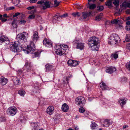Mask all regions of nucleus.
Instances as JSON below:
<instances>
[{"label": "nucleus", "mask_w": 130, "mask_h": 130, "mask_svg": "<svg viewBox=\"0 0 130 130\" xmlns=\"http://www.w3.org/2000/svg\"><path fill=\"white\" fill-rule=\"evenodd\" d=\"M12 2L14 4L17 5L18 4V1L17 0H13L12 1Z\"/></svg>", "instance_id": "obj_51"}, {"label": "nucleus", "mask_w": 130, "mask_h": 130, "mask_svg": "<svg viewBox=\"0 0 130 130\" xmlns=\"http://www.w3.org/2000/svg\"><path fill=\"white\" fill-rule=\"evenodd\" d=\"M126 67L127 70L130 71V61L126 63Z\"/></svg>", "instance_id": "obj_39"}, {"label": "nucleus", "mask_w": 130, "mask_h": 130, "mask_svg": "<svg viewBox=\"0 0 130 130\" xmlns=\"http://www.w3.org/2000/svg\"><path fill=\"white\" fill-rule=\"evenodd\" d=\"M73 60L70 59L67 62L68 65L71 67H72L73 64Z\"/></svg>", "instance_id": "obj_34"}, {"label": "nucleus", "mask_w": 130, "mask_h": 130, "mask_svg": "<svg viewBox=\"0 0 130 130\" xmlns=\"http://www.w3.org/2000/svg\"><path fill=\"white\" fill-rule=\"evenodd\" d=\"M60 3L58 2L57 0H55L54 1V4L55 5H56V6H58L59 4Z\"/></svg>", "instance_id": "obj_48"}, {"label": "nucleus", "mask_w": 130, "mask_h": 130, "mask_svg": "<svg viewBox=\"0 0 130 130\" xmlns=\"http://www.w3.org/2000/svg\"><path fill=\"white\" fill-rule=\"evenodd\" d=\"M14 8V7L13 6L11 7H5L4 8V10L6 11H9L11 10H13Z\"/></svg>", "instance_id": "obj_37"}, {"label": "nucleus", "mask_w": 130, "mask_h": 130, "mask_svg": "<svg viewBox=\"0 0 130 130\" xmlns=\"http://www.w3.org/2000/svg\"><path fill=\"white\" fill-rule=\"evenodd\" d=\"M43 44L47 47H51L52 46V42L51 40L46 38H45L43 40Z\"/></svg>", "instance_id": "obj_12"}, {"label": "nucleus", "mask_w": 130, "mask_h": 130, "mask_svg": "<svg viewBox=\"0 0 130 130\" xmlns=\"http://www.w3.org/2000/svg\"><path fill=\"white\" fill-rule=\"evenodd\" d=\"M104 7L102 6H99L97 7V10L99 11H101L103 10Z\"/></svg>", "instance_id": "obj_41"}, {"label": "nucleus", "mask_w": 130, "mask_h": 130, "mask_svg": "<svg viewBox=\"0 0 130 130\" xmlns=\"http://www.w3.org/2000/svg\"><path fill=\"white\" fill-rule=\"evenodd\" d=\"M34 8V7L32 6V7H29L27 8V9L28 10H30L31 9H33Z\"/></svg>", "instance_id": "obj_54"}, {"label": "nucleus", "mask_w": 130, "mask_h": 130, "mask_svg": "<svg viewBox=\"0 0 130 130\" xmlns=\"http://www.w3.org/2000/svg\"><path fill=\"white\" fill-rule=\"evenodd\" d=\"M35 51V47L34 44L32 42L30 41L29 44L27 45L26 50H24V52L27 54H32L33 58L37 57L39 56L41 53L40 51Z\"/></svg>", "instance_id": "obj_1"}, {"label": "nucleus", "mask_w": 130, "mask_h": 130, "mask_svg": "<svg viewBox=\"0 0 130 130\" xmlns=\"http://www.w3.org/2000/svg\"><path fill=\"white\" fill-rule=\"evenodd\" d=\"M88 16L87 13L85 12H83L82 14V17L79 18V20H83V19H85L87 18Z\"/></svg>", "instance_id": "obj_28"}, {"label": "nucleus", "mask_w": 130, "mask_h": 130, "mask_svg": "<svg viewBox=\"0 0 130 130\" xmlns=\"http://www.w3.org/2000/svg\"><path fill=\"white\" fill-rule=\"evenodd\" d=\"M36 11V10L34 9L33 10L31 11H29L28 12V13L29 14H34Z\"/></svg>", "instance_id": "obj_47"}, {"label": "nucleus", "mask_w": 130, "mask_h": 130, "mask_svg": "<svg viewBox=\"0 0 130 130\" xmlns=\"http://www.w3.org/2000/svg\"><path fill=\"white\" fill-rule=\"evenodd\" d=\"M8 79L4 77L1 76L0 78V84L2 86L6 85L8 82Z\"/></svg>", "instance_id": "obj_14"}, {"label": "nucleus", "mask_w": 130, "mask_h": 130, "mask_svg": "<svg viewBox=\"0 0 130 130\" xmlns=\"http://www.w3.org/2000/svg\"><path fill=\"white\" fill-rule=\"evenodd\" d=\"M76 8L78 9H80L81 8H82V7L80 6H77L76 7Z\"/></svg>", "instance_id": "obj_62"}, {"label": "nucleus", "mask_w": 130, "mask_h": 130, "mask_svg": "<svg viewBox=\"0 0 130 130\" xmlns=\"http://www.w3.org/2000/svg\"><path fill=\"white\" fill-rule=\"evenodd\" d=\"M54 107L52 106H49L47 108L46 112L47 113L51 115L54 112Z\"/></svg>", "instance_id": "obj_13"}, {"label": "nucleus", "mask_w": 130, "mask_h": 130, "mask_svg": "<svg viewBox=\"0 0 130 130\" xmlns=\"http://www.w3.org/2000/svg\"><path fill=\"white\" fill-rule=\"evenodd\" d=\"M57 116H55L54 117L53 119L56 120H59V118L58 117L56 118V117Z\"/></svg>", "instance_id": "obj_56"}, {"label": "nucleus", "mask_w": 130, "mask_h": 130, "mask_svg": "<svg viewBox=\"0 0 130 130\" xmlns=\"http://www.w3.org/2000/svg\"><path fill=\"white\" fill-rule=\"evenodd\" d=\"M101 88L103 90H108V88L105 84L103 82H102L100 84Z\"/></svg>", "instance_id": "obj_18"}, {"label": "nucleus", "mask_w": 130, "mask_h": 130, "mask_svg": "<svg viewBox=\"0 0 130 130\" xmlns=\"http://www.w3.org/2000/svg\"><path fill=\"white\" fill-rule=\"evenodd\" d=\"M120 22V21L117 19H114L111 21V23L113 24H117Z\"/></svg>", "instance_id": "obj_30"}, {"label": "nucleus", "mask_w": 130, "mask_h": 130, "mask_svg": "<svg viewBox=\"0 0 130 130\" xmlns=\"http://www.w3.org/2000/svg\"><path fill=\"white\" fill-rule=\"evenodd\" d=\"M126 99L125 98L120 99L119 101V102L121 105L122 106L126 104Z\"/></svg>", "instance_id": "obj_25"}, {"label": "nucleus", "mask_w": 130, "mask_h": 130, "mask_svg": "<svg viewBox=\"0 0 130 130\" xmlns=\"http://www.w3.org/2000/svg\"><path fill=\"white\" fill-rule=\"evenodd\" d=\"M60 17L57 15H55V16L53 17V19H55V20H57V19H56V18L57 19H58Z\"/></svg>", "instance_id": "obj_52"}, {"label": "nucleus", "mask_w": 130, "mask_h": 130, "mask_svg": "<svg viewBox=\"0 0 130 130\" xmlns=\"http://www.w3.org/2000/svg\"><path fill=\"white\" fill-rule=\"evenodd\" d=\"M18 93L21 96H24L25 93V92L24 91L20 90L18 91Z\"/></svg>", "instance_id": "obj_36"}, {"label": "nucleus", "mask_w": 130, "mask_h": 130, "mask_svg": "<svg viewBox=\"0 0 130 130\" xmlns=\"http://www.w3.org/2000/svg\"><path fill=\"white\" fill-rule=\"evenodd\" d=\"M62 110L64 112L67 111L69 109V107L66 103L63 104L62 106Z\"/></svg>", "instance_id": "obj_19"}, {"label": "nucleus", "mask_w": 130, "mask_h": 130, "mask_svg": "<svg viewBox=\"0 0 130 130\" xmlns=\"http://www.w3.org/2000/svg\"><path fill=\"white\" fill-rule=\"evenodd\" d=\"M120 38L119 36L116 34H112L110 36L108 43L111 45H117Z\"/></svg>", "instance_id": "obj_5"}, {"label": "nucleus", "mask_w": 130, "mask_h": 130, "mask_svg": "<svg viewBox=\"0 0 130 130\" xmlns=\"http://www.w3.org/2000/svg\"><path fill=\"white\" fill-rule=\"evenodd\" d=\"M20 14V13L19 12H18L16 13H15V14H14L13 15V17H17V16H18V15H19Z\"/></svg>", "instance_id": "obj_49"}, {"label": "nucleus", "mask_w": 130, "mask_h": 130, "mask_svg": "<svg viewBox=\"0 0 130 130\" xmlns=\"http://www.w3.org/2000/svg\"><path fill=\"white\" fill-rule=\"evenodd\" d=\"M52 66L50 64H47L45 66V72H49L53 68Z\"/></svg>", "instance_id": "obj_20"}, {"label": "nucleus", "mask_w": 130, "mask_h": 130, "mask_svg": "<svg viewBox=\"0 0 130 130\" xmlns=\"http://www.w3.org/2000/svg\"><path fill=\"white\" fill-rule=\"evenodd\" d=\"M22 44L18 41L13 42L11 45L10 50L12 51L15 52L21 51L22 49Z\"/></svg>", "instance_id": "obj_3"}, {"label": "nucleus", "mask_w": 130, "mask_h": 130, "mask_svg": "<svg viewBox=\"0 0 130 130\" xmlns=\"http://www.w3.org/2000/svg\"><path fill=\"white\" fill-rule=\"evenodd\" d=\"M37 1V0H30V3H32L36 2Z\"/></svg>", "instance_id": "obj_53"}, {"label": "nucleus", "mask_w": 130, "mask_h": 130, "mask_svg": "<svg viewBox=\"0 0 130 130\" xmlns=\"http://www.w3.org/2000/svg\"><path fill=\"white\" fill-rule=\"evenodd\" d=\"M119 2L118 0H115L113 2V3L115 6H117L119 5Z\"/></svg>", "instance_id": "obj_40"}, {"label": "nucleus", "mask_w": 130, "mask_h": 130, "mask_svg": "<svg viewBox=\"0 0 130 130\" xmlns=\"http://www.w3.org/2000/svg\"><path fill=\"white\" fill-rule=\"evenodd\" d=\"M6 119L5 117H0V122H4L6 121Z\"/></svg>", "instance_id": "obj_44"}, {"label": "nucleus", "mask_w": 130, "mask_h": 130, "mask_svg": "<svg viewBox=\"0 0 130 130\" xmlns=\"http://www.w3.org/2000/svg\"><path fill=\"white\" fill-rule=\"evenodd\" d=\"M79 111L81 113H83L85 111V109L83 107H81L80 108L79 110Z\"/></svg>", "instance_id": "obj_46"}, {"label": "nucleus", "mask_w": 130, "mask_h": 130, "mask_svg": "<svg viewBox=\"0 0 130 130\" xmlns=\"http://www.w3.org/2000/svg\"><path fill=\"white\" fill-rule=\"evenodd\" d=\"M12 26L14 28H16L17 27V26L16 24V21L14 20L12 21L11 24Z\"/></svg>", "instance_id": "obj_35"}, {"label": "nucleus", "mask_w": 130, "mask_h": 130, "mask_svg": "<svg viewBox=\"0 0 130 130\" xmlns=\"http://www.w3.org/2000/svg\"><path fill=\"white\" fill-rule=\"evenodd\" d=\"M31 14L28 17V18L31 19H34L35 17V15L34 14Z\"/></svg>", "instance_id": "obj_45"}, {"label": "nucleus", "mask_w": 130, "mask_h": 130, "mask_svg": "<svg viewBox=\"0 0 130 130\" xmlns=\"http://www.w3.org/2000/svg\"><path fill=\"white\" fill-rule=\"evenodd\" d=\"M84 43H77L76 48L79 49L80 50H83L84 47Z\"/></svg>", "instance_id": "obj_22"}, {"label": "nucleus", "mask_w": 130, "mask_h": 130, "mask_svg": "<svg viewBox=\"0 0 130 130\" xmlns=\"http://www.w3.org/2000/svg\"><path fill=\"white\" fill-rule=\"evenodd\" d=\"M127 47L128 49L130 50V43H129L127 45Z\"/></svg>", "instance_id": "obj_59"}, {"label": "nucleus", "mask_w": 130, "mask_h": 130, "mask_svg": "<svg viewBox=\"0 0 130 130\" xmlns=\"http://www.w3.org/2000/svg\"><path fill=\"white\" fill-rule=\"evenodd\" d=\"M112 0H108V1L105 3V4L106 6L111 7L112 4Z\"/></svg>", "instance_id": "obj_33"}, {"label": "nucleus", "mask_w": 130, "mask_h": 130, "mask_svg": "<svg viewBox=\"0 0 130 130\" xmlns=\"http://www.w3.org/2000/svg\"><path fill=\"white\" fill-rule=\"evenodd\" d=\"M116 70V69L114 67H111L107 68L106 70V72L109 74H111L115 72Z\"/></svg>", "instance_id": "obj_16"}, {"label": "nucleus", "mask_w": 130, "mask_h": 130, "mask_svg": "<svg viewBox=\"0 0 130 130\" xmlns=\"http://www.w3.org/2000/svg\"><path fill=\"white\" fill-rule=\"evenodd\" d=\"M28 37V34L26 32H23L22 34L18 35L17 38L18 40V42H25L27 41V38Z\"/></svg>", "instance_id": "obj_7"}, {"label": "nucleus", "mask_w": 130, "mask_h": 130, "mask_svg": "<svg viewBox=\"0 0 130 130\" xmlns=\"http://www.w3.org/2000/svg\"><path fill=\"white\" fill-rule=\"evenodd\" d=\"M65 52V51L64 50H62L61 48V45L56 46L55 51V53L56 54L61 56L63 54H66Z\"/></svg>", "instance_id": "obj_9"}, {"label": "nucleus", "mask_w": 130, "mask_h": 130, "mask_svg": "<svg viewBox=\"0 0 130 130\" xmlns=\"http://www.w3.org/2000/svg\"><path fill=\"white\" fill-rule=\"evenodd\" d=\"M126 12L127 13L130 14V10H127L126 11Z\"/></svg>", "instance_id": "obj_64"}, {"label": "nucleus", "mask_w": 130, "mask_h": 130, "mask_svg": "<svg viewBox=\"0 0 130 130\" xmlns=\"http://www.w3.org/2000/svg\"><path fill=\"white\" fill-rule=\"evenodd\" d=\"M112 123V121L106 119L104 121V124H102V125L103 127H108L110 124H111Z\"/></svg>", "instance_id": "obj_15"}, {"label": "nucleus", "mask_w": 130, "mask_h": 130, "mask_svg": "<svg viewBox=\"0 0 130 130\" xmlns=\"http://www.w3.org/2000/svg\"><path fill=\"white\" fill-rule=\"evenodd\" d=\"M103 14L100 13L99 15L97 16L95 18V20L97 21H99L103 17Z\"/></svg>", "instance_id": "obj_31"}, {"label": "nucleus", "mask_w": 130, "mask_h": 130, "mask_svg": "<svg viewBox=\"0 0 130 130\" xmlns=\"http://www.w3.org/2000/svg\"><path fill=\"white\" fill-rule=\"evenodd\" d=\"M38 4H40L42 9L45 10L51 7V2L49 1H40L37 2Z\"/></svg>", "instance_id": "obj_6"}, {"label": "nucleus", "mask_w": 130, "mask_h": 130, "mask_svg": "<svg viewBox=\"0 0 130 130\" xmlns=\"http://www.w3.org/2000/svg\"><path fill=\"white\" fill-rule=\"evenodd\" d=\"M128 126L127 125H124L123 127L124 129H126L128 127Z\"/></svg>", "instance_id": "obj_60"}, {"label": "nucleus", "mask_w": 130, "mask_h": 130, "mask_svg": "<svg viewBox=\"0 0 130 130\" xmlns=\"http://www.w3.org/2000/svg\"><path fill=\"white\" fill-rule=\"evenodd\" d=\"M96 0H88V2H95Z\"/></svg>", "instance_id": "obj_58"}, {"label": "nucleus", "mask_w": 130, "mask_h": 130, "mask_svg": "<svg viewBox=\"0 0 130 130\" xmlns=\"http://www.w3.org/2000/svg\"><path fill=\"white\" fill-rule=\"evenodd\" d=\"M126 24L128 25H130V21H127L126 22Z\"/></svg>", "instance_id": "obj_61"}, {"label": "nucleus", "mask_w": 130, "mask_h": 130, "mask_svg": "<svg viewBox=\"0 0 130 130\" xmlns=\"http://www.w3.org/2000/svg\"><path fill=\"white\" fill-rule=\"evenodd\" d=\"M67 14H64L61 16V17H67Z\"/></svg>", "instance_id": "obj_55"}, {"label": "nucleus", "mask_w": 130, "mask_h": 130, "mask_svg": "<svg viewBox=\"0 0 130 130\" xmlns=\"http://www.w3.org/2000/svg\"><path fill=\"white\" fill-rule=\"evenodd\" d=\"M31 63L29 61L26 60L23 69L22 70H19L17 72L18 74H20L22 73H25L26 72H30L31 71Z\"/></svg>", "instance_id": "obj_4"}, {"label": "nucleus", "mask_w": 130, "mask_h": 130, "mask_svg": "<svg viewBox=\"0 0 130 130\" xmlns=\"http://www.w3.org/2000/svg\"><path fill=\"white\" fill-rule=\"evenodd\" d=\"M7 20V19H3L2 20V22H4L6 21Z\"/></svg>", "instance_id": "obj_63"}, {"label": "nucleus", "mask_w": 130, "mask_h": 130, "mask_svg": "<svg viewBox=\"0 0 130 130\" xmlns=\"http://www.w3.org/2000/svg\"><path fill=\"white\" fill-rule=\"evenodd\" d=\"M79 62L76 60H73V64L72 67H75L77 66L79 64Z\"/></svg>", "instance_id": "obj_43"}, {"label": "nucleus", "mask_w": 130, "mask_h": 130, "mask_svg": "<svg viewBox=\"0 0 130 130\" xmlns=\"http://www.w3.org/2000/svg\"><path fill=\"white\" fill-rule=\"evenodd\" d=\"M17 109L14 106H12L9 108L7 111V114L10 116H13L17 113Z\"/></svg>", "instance_id": "obj_8"}, {"label": "nucleus", "mask_w": 130, "mask_h": 130, "mask_svg": "<svg viewBox=\"0 0 130 130\" xmlns=\"http://www.w3.org/2000/svg\"><path fill=\"white\" fill-rule=\"evenodd\" d=\"M26 21L24 20H22L20 21L21 24H24L26 23Z\"/></svg>", "instance_id": "obj_50"}, {"label": "nucleus", "mask_w": 130, "mask_h": 130, "mask_svg": "<svg viewBox=\"0 0 130 130\" xmlns=\"http://www.w3.org/2000/svg\"><path fill=\"white\" fill-rule=\"evenodd\" d=\"M125 29H126L127 31L129 30H130V28L129 27H128L127 26H126Z\"/></svg>", "instance_id": "obj_57"}, {"label": "nucleus", "mask_w": 130, "mask_h": 130, "mask_svg": "<svg viewBox=\"0 0 130 130\" xmlns=\"http://www.w3.org/2000/svg\"><path fill=\"white\" fill-rule=\"evenodd\" d=\"M72 15L74 17H79L81 16V14L78 12H74L72 13Z\"/></svg>", "instance_id": "obj_32"}, {"label": "nucleus", "mask_w": 130, "mask_h": 130, "mask_svg": "<svg viewBox=\"0 0 130 130\" xmlns=\"http://www.w3.org/2000/svg\"><path fill=\"white\" fill-rule=\"evenodd\" d=\"M125 41L127 42H130V35H126V36L125 38Z\"/></svg>", "instance_id": "obj_42"}, {"label": "nucleus", "mask_w": 130, "mask_h": 130, "mask_svg": "<svg viewBox=\"0 0 130 130\" xmlns=\"http://www.w3.org/2000/svg\"><path fill=\"white\" fill-rule=\"evenodd\" d=\"M118 52H116L112 54L111 57L112 59H116L118 58Z\"/></svg>", "instance_id": "obj_26"}, {"label": "nucleus", "mask_w": 130, "mask_h": 130, "mask_svg": "<svg viewBox=\"0 0 130 130\" xmlns=\"http://www.w3.org/2000/svg\"><path fill=\"white\" fill-rule=\"evenodd\" d=\"M99 42V40L98 38L93 36L91 37L89 39L88 44L90 47L91 48L92 50L98 51L99 47L97 46V45Z\"/></svg>", "instance_id": "obj_2"}, {"label": "nucleus", "mask_w": 130, "mask_h": 130, "mask_svg": "<svg viewBox=\"0 0 130 130\" xmlns=\"http://www.w3.org/2000/svg\"><path fill=\"white\" fill-rule=\"evenodd\" d=\"M96 5L95 4H92L91 2H88L87 7L90 9H93L96 8Z\"/></svg>", "instance_id": "obj_23"}, {"label": "nucleus", "mask_w": 130, "mask_h": 130, "mask_svg": "<svg viewBox=\"0 0 130 130\" xmlns=\"http://www.w3.org/2000/svg\"><path fill=\"white\" fill-rule=\"evenodd\" d=\"M9 42V41L8 38L4 36H2L0 37V44L4 43L5 44H7Z\"/></svg>", "instance_id": "obj_11"}, {"label": "nucleus", "mask_w": 130, "mask_h": 130, "mask_svg": "<svg viewBox=\"0 0 130 130\" xmlns=\"http://www.w3.org/2000/svg\"><path fill=\"white\" fill-rule=\"evenodd\" d=\"M38 32L37 31H35L34 32L32 40L34 42H36L38 39Z\"/></svg>", "instance_id": "obj_24"}, {"label": "nucleus", "mask_w": 130, "mask_h": 130, "mask_svg": "<svg viewBox=\"0 0 130 130\" xmlns=\"http://www.w3.org/2000/svg\"><path fill=\"white\" fill-rule=\"evenodd\" d=\"M76 103L78 105H82L84 104L85 103V100L84 98L82 96H80L77 97L75 99Z\"/></svg>", "instance_id": "obj_10"}, {"label": "nucleus", "mask_w": 130, "mask_h": 130, "mask_svg": "<svg viewBox=\"0 0 130 130\" xmlns=\"http://www.w3.org/2000/svg\"><path fill=\"white\" fill-rule=\"evenodd\" d=\"M61 48L62 49V50H64L66 51L65 53L66 52V50H67V49L68 48V46L66 45H62V46L61 45Z\"/></svg>", "instance_id": "obj_38"}, {"label": "nucleus", "mask_w": 130, "mask_h": 130, "mask_svg": "<svg viewBox=\"0 0 130 130\" xmlns=\"http://www.w3.org/2000/svg\"><path fill=\"white\" fill-rule=\"evenodd\" d=\"M13 80L14 85H18L20 84L21 82L20 79L17 77H14L13 78Z\"/></svg>", "instance_id": "obj_17"}, {"label": "nucleus", "mask_w": 130, "mask_h": 130, "mask_svg": "<svg viewBox=\"0 0 130 130\" xmlns=\"http://www.w3.org/2000/svg\"><path fill=\"white\" fill-rule=\"evenodd\" d=\"M90 126L91 129H96L98 126L95 122H92Z\"/></svg>", "instance_id": "obj_29"}, {"label": "nucleus", "mask_w": 130, "mask_h": 130, "mask_svg": "<svg viewBox=\"0 0 130 130\" xmlns=\"http://www.w3.org/2000/svg\"><path fill=\"white\" fill-rule=\"evenodd\" d=\"M31 127L32 129H37L39 127L37 122H33L31 123Z\"/></svg>", "instance_id": "obj_21"}, {"label": "nucleus", "mask_w": 130, "mask_h": 130, "mask_svg": "<svg viewBox=\"0 0 130 130\" xmlns=\"http://www.w3.org/2000/svg\"><path fill=\"white\" fill-rule=\"evenodd\" d=\"M120 6L121 7V5H120ZM122 6L125 8L126 7L130 8V3L125 2H124L122 3Z\"/></svg>", "instance_id": "obj_27"}]
</instances>
